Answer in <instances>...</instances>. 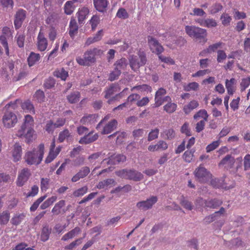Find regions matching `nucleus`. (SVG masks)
I'll list each match as a JSON object with an SVG mask.
<instances>
[{
	"instance_id": "49530a36",
	"label": "nucleus",
	"mask_w": 250,
	"mask_h": 250,
	"mask_svg": "<svg viewBox=\"0 0 250 250\" xmlns=\"http://www.w3.org/2000/svg\"><path fill=\"white\" fill-rule=\"evenodd\" d=\"M116 17L119 19L125 20L129 17V14L125 8H120L116 13Z\"/></svg>"
},
{
	"instance_id": "c03bdc74",
	"label": "nucleus",
	"mask_w": 250,
	"mask_h": 250,
	"mask_svg": "<svg viewBox=\"0 0 250 250\" xmlns=\"http://www.w3.org/2000/svg\"><path fill=\"white\" fill-rule=\"evenodd\" d=\"M177 107L176 104L170 102L164 106V110L168 113H172L176 110Z\"/></svg>"
},
{
	"instance_id": "cd10ccee",
	"label": "nucleus",
	"mask_w": 250,
	"mask_h": 250,
	"mask_svg": "<svg viewBox=\"0 0 250 250\" xmlns=\"http://www.w3.org/2000/svg\"><path fill=\"white\" fill-rule=\"evenodd\" d=\"M72 135L68 129H65L61 131L59 134L58 141L60 143H62L65 140L67 141L71 140Z\"/></svg>"
},
{
	"instance_id": "72a5a7b5",
	"label": "nucleus",
	"mask_w": 250,
	"mask_h": 250,
	"mask_svg": "<svg viewBox=\"0 0 250 250\" xmlns=\"http://www.w3.org/2000/svg\"><path fill=\"white\" fill-rule=\"evenodd\" d=\"M40 59V55L39 54L31 52L27 59L29 66L34 65L36 62L39 61Z\"/></svg>"
},
{
	"instance_id": "4d7b16f0",
	"label": "nucleus",
	"mask_w": 250,
	"mask_h": 250,
	"mask_svg": "<svg viewBox=\"0 0 250 250\" xmlns=\"http://www.w3.org/2000/svg\"><path fill=\"white\" fill-rule=\"evenodd\" d=\"M220 19L224 26H228L231 21V17L228 14L223 13L221 16Z\"/></svg>"
},
{
	"instance_id": "7c9ffc66",
	"label": "nucleus",
	"mask_w": 250,
	"mask_h": 250,
	"mask_svg": "<svg viewBox=\"0 0 250 250\" xmlns=\"http://www.w3.org/2000/svg\"><path fill=\"white\" fill-rule=\"evenodd\" d=\"M127 65V62L125 58H122L117 60L114 64V67L117 69H119L121 72L122 70L125 69Z\"/></svg>"
},
{
	"instance_id": "603ef678",
	"label": "nucleus",
	"mask_w": 250,
	"mask_h": 250,
	"mask_svg": "<svg viewBox=\"0 0 250 250\" xmlns=\"http://www.w3.org/2000/svg\"><path fill=\"white\" fill-rule=\"evenodd\" d=\"M222 9L223 6L220 3H215L209 8V11L211 14H215L221 11Z\"/></svg>"
},
{
	"instance_id": "864d4df0",
	"label": "nucleus",
	"mask_w": 250,
	"mask_h": 250,
	"mask_svg": "<svg viewBox=\"0 0 250 250\" xmlns=\"http://www.w3.org/2000/svg\"><path fill=\"white\" fill-rule=\"evenodd\" d=\"M82 239L83 238H79L75 241L72 242L70 244L68 245L65 246L64 247L65 250H73L74 248H75L76 247L80 245L82 243Z\"/></svg>"
},
{
	"instance_id": "2eb2a0df",
	"label": "nucleus",
	"mask_w": 250,
	"mask_h": 250,
	"mask_svg": "<svg viewBox=\"0 0 250 250\" xmlns=\"http://www.w3.org/2000/svg\"><path fill=\"white\" fill-rule=\"evenodd\" d=\"M90 172V168L88 167H82L78 173L73 176L71 179L72 182H76L80 179H82L86 177Z\"/></svg>"
},
{
	"instance_id": "5701e85b",
	"label": "nucleus",
	"mask_w": 250,
	"mask_h": 250,
	"mask_svg": "<svg viewBox=\"0 0 250 250\" xmlns=\"http://www.w3.org/2000/svg\"><path fill=\"white\" fill-rule=\"evenodd\" d=\"M120 88L118 84L112 83L108 88L105 90V94L104 97L106 99L109 98L111 96L120 91Z\"/></svg>"
},
{
	"instance_id": "39448f33",
	"label": "nucleus",
	"mask_w": 250,
	"mask_h": 250,
	"mask_svg": "<svg viewBox=\"0 0 250 250\" xmlns=\"http://www.w3.org/2000/svg\"><path fill=\"white\" fill-rule=\"evenodd\" d=\"M185 32L190 37L199 39H204L207 35L206 29L195 26H186Z\"/></svg>"
},
{
	"instance_id": "37998d69",
	"label": "nucleus",
	"mask_w": 250,
	"mask_h": 250,
	"mask_svg": "<svg viewBox=\"0 0 250 250\" xmlns=\"http://www.w3.org/2000/svg\"><path fill=\"white\" fill-rule=\"evenodd\" d=\"M180 204L184 208L188 210H191L193 208L192 203L186 199L183 196L180 198Z\"/></svg>"
},
{
	"instance_id": "20e7f679",
	"label": "nucleus",
	"mask_w": 250,
	"mask_h": 250,
	"mask_svg": "<svg viewBox=\"0 0 250 250\" xmlns=\"http://www.w3.org/2000/svg\"><path fill=\"white\" fill-rule=\"evenodd\" d=\"M117 176L125 179L139 182L144 178L143 174L134 169H123L115 172Z\"/></svg>"
},
{
	"instance_id": "c9c22d12",
	"label": "nucleus",
	"mask_w": 250,
	"mask_h": 250,
	"mask_svg": "<svg viewBox=\"0 0 250 250\" xmlns=\"http://www.w3.org/2000/svg\"><path fill=\"white\" fill-rule=\"evenodd\" d=\"M80 94L78 91L71 93L67 96V99L71 104L76 103L80 100Z\"/></svg>"
},
{
	"instance_id": "e2e57ef3",
	"label": "nucleus",
	"mask_w": 250,
	"mask_h": 250,
	"mask_svg": "<svg viewBox=\"0 0 250 250\" xmlns=\"http://www.w3.org/2000/svg\"><path fill=\"white\" fill-rule=\"evenodd\" d=\"M56 82L53 78H49L44 81L43 85L47 89H50L53 87L55 84Z\"/></svg>"
},
{
	"instance_id": "9d476101",
	"label": "nucleus",
	"mask_w": 250,
	"mask_h": 250,
	"mask_svg": "<svg viewBox=\"0 0 250 250\" xmlns=\"http://www.w3.org/2000/svg\"><path fill=\"white\" fill-rule=\"evenodd\" d=\"M147 42L150 49L153 53L159 55L163 52V47L155 38L148 36L147 37Z\"/></svg>"
},
{
	"instance_id": "a19ab883",
	"label": "nucleus",
	"mask_w": 250,
	"mask_h": 250,
	"mask_svg": "<svg viewBox=\"0 0 250 250\" xmlns=\"http://www.w3.org/2000/svg\"><path fill=\"white\" fill-rule=\"evenodd\" d=\"M57 199L56 196H52L45 201L40 206L42 209H44L52 205Z\"/></svg>"
},
{
	"instance_id": "2f4dec72",
	"label": "nucleus",
	"mask_w": 250,
	"mask_h": 250,
	"mask_svg": "<svg viewBox=\"0 0 250 250\" xmlns=\"http://www.w3.org/2000/svg\"><path fill=\"white\" fill-rule=\"evenodd\" d=\"M115 184L116 182L114 179H107L99 182L97 186V188L99 189H103L112 185H115Z\"/></svg>"
},
{
	"instance_id": "0eeeda50",
	"label": "nucleus",
	"mask_w": 250,
	"mask_h": 250,
	"mask_svg": "<svg viewBox=\"0 0 250 250\" xmlns=\"http://www.w3.org/2000/svg\"><path fill=\"white\" fill-rule=\"evenodd\" d=\"M18 119L16 114L11 111L6 112L2 117V123L8 128L13 127L17 124Z\"/></svg>"
},
{
	"instance_id": "f03ea898",
	"label": "nucleus",
	"mask_w": 250,
	"mask_h": 250,
	"mask_svg": "<svg viewBox=\"0 0 250 250\" xmlns=\"http://www.w3.org/2000/svg\"><path fill=\"white\" fill-rule=\"evenodd\" d=\"M44 148V145L41 144L38 149H34L32 151H27L24 155L25 161L30 165L40 164L43 158Z\"/></svg>"
},
{
	"instance_id": "8fccbe9b",
	"label": "nucleus",
	"mask_w": 250,
	"mask_h": 250,
	"mask_svg": "<svg viewBox=\"0 0 250 250\" xmlns=\"http://www.w3.org/2000/svg\"><path fill=\"white\" fill-rule=\"evenodd\" d=\"M199 85L196 82H192L184 86V89L186 91L191 90H197L199 88Z\"/></svg>"
},
{
	"instance_id": "58836bf2",
	"label": "nucleus",
	"mask_w": 250,
	"mask_h": 250,
	"mask_svg": "<svg viewBox=\"0 0 250 250\" xmlns=\"http://www.w3.org/2000/svg\"><path fill=\"white\" fill-rule=\"evenodd\" d=\"M10 176L6 173H0V188L5 186V184L12 182Z\"/></svg>"
},
{
	"instance_id": "0e129e2a",
	"label": "nucleus",
	"mask_w": 250,
	"mask_h": 250,
	"mask_svg": "<svg viewBox=\"0 0 250 250\" xmlns=\"http://www.w3.org/2000/svg\"><path fill=\"white\" fill-rule=\"evenodd\" d=\"M216 214H217V213L214 212L213 214L206 216L204 219V223L206 224H209V223L212 222L213 221L218 219L219 217L217 216V215Z\"/></svg>"
},
{
	"instance_id": "e433bc0d",
	"label": "nucleus",
	"mask_w": 250,
	"mask_h": 250,
	"mask_svg": "<svg viewBox=\"0 0 250 250\" xmlns=\"http://www.w3.org/2000/svg\"><path fill=\"white\" fill-rule=\"evenodd\" d=\"M51 233V229L48 226H45L43 227L41 233V240L45 242L48 240Z\"/></svg>"
},
{
	"instance_id": "ddd939ff",
	"label": "nucleus",
	"mask_w": 250,
	"mask_h": 250,
	"mask_svg": "<svg viewBox=\"0 0 250 250\" xmlns=\"http://www.w3.org/2000/svg\"><path fill=\"white\" fill-rule=\"evenodd\" d=\"M30 173L29 170L27 168L22 169L18 176L17 181V184L19 187L22 186L28 180Z\"/></svg>"
},
{
	"instance_id": "5fc2aeb1",
	"label": "nucleus",
	"mask_w": 250,
	"mask_h": 250,
	"mask_svg": "<svg viewBox=\"0 0 250 250\" xmlns=\"http://www.w3.org/2000/svg\"><path fill=\"white\" fill-rule=\"evenodd\" d=\"M194 151L192 149L186 151L183 155V159L186 162L190 163L193 158Z\"/></svg>"
},
{
	"instance_id": "473e14b6",
	"label": "nucleus",
	"mask_w": 250,
	"mask_h": 250,
	"mask_svg": "<svg viewBox=\"0 0 250 250\" xmlns=\"http://www.w3.org/2000/svg\"><path fill=\"white\" fill-rule=\"evenodd\" d=\"M199 104L195 100L191 101L188 104L184 106L183 110L186 114H189L192 110L197 107Z\"/></svg>"
},
{
	"instance_id": "4468645a",
	"label": "nucleus",
	"mask_w": 250,
	"mask_h": 250,
	"mask_svg": "<svg viewBox=\"0 0 250 250\" xmlns=\"http://www.w3.org/2000/svg\"><path fill=\"white\" fill-rule=\"evenodd\" d=\"M11 152L14 162H18L21 160L22 152V147L20 143H16L13 145Z\"/></svg>"
},
{
	"instance_id": "f257e3e1",
	"label": "nucleus",
	"mask_w": 250,
	"mask_h": 250,
	"mask_svg": "<svg viewBox=\"0 0 250 250\" xmlns=\"http://www.w3.org/2000/svg\"><path fill=\"white\" fill-rule=\"evenodd\" d=\"M34 120L29 115H26L24 119V123L18 130L17 135L21 138H24L27 143H29L33 139L34 134Z\"/></svg>"
},
{
	"instance_id": "f704fd0d",
	"label": "nucleus",
	"mask_w": 250,
	"mask_h": 250,
	"mask_svg": "<svg viewBox=\"0 0 250 250\" xmlns=\"http://www.w3.org/2000/svg\"><path fill=\"white\" fill-rule=\"evenodd\" d=\"M54 75L57 78L65 81L68 76V72L65 71L63 68L57 69L54 72Z\"/></svg>"
},
{
	"instance_id": "aec40b11",
	"label": "nucleus",
	"mask_w": 250,
	"mask_h": 250,
	"mask_svg": "<svg viewBox=\"0 0 250 250\" xmlns=\"http://www.w3.org/2000/svg\"><path fill=\"white\" fill-rule=\"evenodd\" d=\"M167 93L166 90L163 88H159L155 95V106L158 107L162 104V98Z\"/></svg>"
},
{
	"instance_id": "bf43d9fd",
	"label": "nucleus",
	"mask_w": 250,
	"mask_h": 250,
	"mask_svg": "<svg viewBox=\"0 0 250 250\" xmlns=\"http://www.w3.org/2000/svg\"><path fill=\"white\" fill-rule=\"evenodd\" d=\"M208 117L207 111L205 109H201L194 115L193 118L194 119H197L198 117H202L204 118L203 120L207 121Z\"/></svg>"
},
{
	"instance_id": "a878e982",
	"label": "nucleus",
	"mask_w": 250,
	"mask_h": 250,
	"mask_svg": "<svg viewBox=\"0 0 250 250\" xmlns=\"http://www.w3.org/2000/svg\"><path fill=\"white\" fill-rule=\"evenodd\" d=\"M89 13V10L86 7H83L77 12L78 21L80 24H83L86 16Z\"/></svg>"
},
{
	"instance_id": "ea45409f",
	"label": "nucleus",
	"mask_w": 250,
	"mask_h": 250,
	"mask_svg": "<svg viewBox=\"0 0 250 250\" xmlns=\"http://www.w3.org/2000/svg\"><path fill=\"white\" fill-rule=\"evenodd\" d=\"M25 217L24 213L17 214L11 219V222L13 225L17 226L23 220Z\"/></svg>"
},
{
	"instance_id": "79ce46f5",
	"label": "nucleus",
	"mask_w": 250,
	"mask_h": 250,
	"mask_svg": "<svg viewBox=\"0 0 250 250\" xmlns=\"http://www.w3.org/2000/svg\"><path fill=\"white\" fill-rule=\"evenodd\" d=\"M10 218V213L8 211H4L0 214V225H4L7 224Z\"/></svg>"
},
{
	"instance_id": "3c124183",
	"label": "nucleus",
	"mask_w": 250,
	"mask_h": 250,
	"mask_svg": "<svg viewBox=\"0 0 250 250\" xmlns=\"http://www.w3.org/2000/svg\"><path fill=\"white\" fill-rule=\"evenodd\" d=\"M46 198V195H44L39 198L36 200L30 208L31 211H35L38 208L39 205Z\"/></svg>"
},
{
	"instance_id": "9b49d317",
	"label": "nucleus",
	"mask_w": 250,
	"mask_h": 250,
	"mask_svg": "<svg viewBox=\"0 0 250 250\" xmlns=\"http://www.w3.org/2000/svg\"><path fill=\"white\" fill-rule=\"evenodd\" d=\"M158 198L156 196H152L146 201L139 202L136 204V207L140 209L146 210L150 209L153 205L157 201Z\"/></svg>"
},
{
	"instance_id": "f3484780",
	"label": "nucleus",
	"mask_w": 250,
	"mask_h": 250,
	"mask_svg": "<svg viewBox=\"0 0 250 250\" xmlns=\"http://www.w3.org/2000/svg\"><path fill=\"white\" fill-rule=\"evenodd\" d=\"M38 47L41 51H44L47 46V41L44 37L43 33L40 31L38 34Z\"/></svg>"
},
{
	"instance_id": "6e6d98bb",
	"label": "nucleus",
	"mask_w": 250,
	"mask_h": 250,
	"mask_svg": "<svg viewBox=\"0 0 250 250\" xmlns=\"http://www.w3.org/2000/svg\"><path fill=\"white\" fill-rule=\"evenodd\" d=\"M159 133V130L158 128H155L154 129L151 130L149 133L147 140L149 142L153 141L158 138Z\"/></svg>"
},
{
	"instance_id": "b1692460",
	"label": "nucleus",
	"mask_w": 250,
	"mask_h": 250,
	"mask_svg": "<svg viewBox=\"0 0 250 250\" xmlns=\"http://www.w3.org/2000/svg\"><path fill=\"white\" fill-rule=\"evenodd\" d=\"M117 121L114 119L109 122L104 127L102 133L103 134H107L110 133L112 131L116 128L117 126Z\"/></svg>"
},
{
	"instance_id": "bb28decb",
	"label": "nucleus",
	"mask_w": 250,
	"mask_h": 250,
	"mask_svg": "<svg viewBox=\"0 0 250 250\" xmlns=\"http://www.w3.org/2000/svg\"><path fill=\"white\" fill-rule=\"evenodd\" d=\"M236 84V80L234 78H231L230 80H226L225 82L226 87L228 93L232 95L234 92V87Z\"/></svg>"
},
{
	"instance_id": "c85d7f7f",
	"label": "nucleus",
	"mask_w": 250,
	"mask_h": 250,
	"mask_svg": "<svg viewBox=\"0 0 250 250\" xmlns=\"http://www.w3.org/2000/svg\"><path fill=\"white\" fill-rule=\"evenodd\" d=\"M65 205V202L63 200H60L56 203L53 208L52 209L51 212L55 215H58L62 213V208Z\"/></svg>"
},
{
	"instance_id": "338daca9",
	"label": "nucleus",
	"mask_w": 250,
	"mask_h": 250,
	"mask_svg": "<svg viewBox=\"0 0 250 250\" xmlns=\"http://www.w3.org/2000/svg\"><path fill=\"white\" fill-rule=\"evenodd\" d=\"M223 44L222 42H218L214 44H211L208 46V47L205 51V52H208V53H211V52H214L218 48H220L221 45Z\"/></svg>"
},
{
	"instance_id": "13d9d810",
	"label": "nucleus",
	"mask_w": 250,
	"mask_h": 250,
	"mask_svg": "<svg viewBox=\"0 0 250 250\" xmlns=\"http://www.w3.org/2000/svg\"><path fill=\"white\" fill-rule=\"evenodd\" d=\"M73 2L72 1H67L65 5H64V12L67 15H71L73 11L74 7L72 6Z\"/></svg>"
},
{
	"instance_id": "423d86ee",
	"label": "nucleus",
	"mask_w": 250,
	"mask_h": 250,
	"mask_svg": "<svg viewBox=\"0 0 250 250\" xmlns=\"http://www.w3.org/2000/svg\"><path fill=\"white\" fill-rule=\"evenodd\" d=\"M197 180L201 183L208 182L211 178V174L202 165L196 168L194 172Z\"/></svg>"
},
{
	"instance_id": "f8f14e48",
	"label": "nucleus",
	"mask_w": 250,
	"mask_h": 250,
	"mask_svg": "<svg viewBox=\"0 0 250 250\" xmlns=\"http://www.w3.org/2000/svg\"><path fill=\"white\" fill-rule=\"evenodd\" d=\"M26 17V11L22 9H19L15 15L14 24L16 29L21 27Z\"/></svg>"
},
{
	"instance_id": "774afa93",
	"label": "nucleus",
	"mask_w": 250,
	"mask_h": 250,
	"mask_svg": "<svg viewBox=\"0 0 250 250\" xmlns=\"http://www.w3.org/2000/svg\"><path fill=\"white\" fill-rule=\"evenodd\" d=\"M244 170L250 169V154H247L244 158Z\"/></svg>"
},
{
	"instance_id": "6ab92c4d",
	"label": "nucleus",
	"mask_w": 250,
	"mask_h": 250,
	"mask_svg": "<svg viewBox=\"0 0 250 250\" xmlns=\"http://www.w3.org/2000/svg\"><path fill=\"white\" fill-rule=\"evenodd\" d=\"M92 132L88 133L87 135L82 137L79 141V143L81 144H88L92 143L98 138V134L96 133L93 135H91Z\"/></svg>"
},
{
	"instance_id": "4c0bfd02",
	"label": "nucleus",
	"mask_w": 250,
	"mask_h": 250,
	"mask_svg": "<svg viewBox=\"0 0 250 250\" xmlns=\"http://www.w3.org/2000/svg\"><path fill=\"white\" fill-rule=\"evenodd\" d=\"M131 91L134 90L140 91L141 92H151L152 91V88L149 85L146 84H143L142 85H138L133 87L131 89Z\"/></svg>"
},
{
	"instance_id": "de8ad7c7",
	"label": "nucleus",
	"mask_w": 250,
	"mask_h": 250,
	"mask_svg": "<svg viewBox=\"0 0 250 250\" xmlns=\"http://www.w3.org/2000/svg\"><path fill=\"white\" fill-rule=\"evenodd\" d=\"M121 74V72L120 71L119 69H117L114 67V70L111 71L109 75L108 80L112 82L118 79Z\"/></svg>"
},
{
	"instance_id": "1a4fd4ad",
	"label": "nucleus",
	"mask_w": 250,
	"mask_h": 250,
	"mask_svg": "<svg viewBox=\"0 0 250 250\" xmlns=\"http://www.w3.org/2000/svg\"><path fill=\"white\" fill-rule=\"evenodd\" d=\"M76 60L80 65L86 66L94 62L95 58L92 52L89 49L84 53L83 58L80 57H77Z\"/></svg>"
},
{
	"instance_id": "680f3d73",
	"label": "nucleus",
	"mask_w": 250,
	"mask_h": 250,
	"mask_svg": "<svg viewBox=\"0 0 250 250\" xmlns=\"http://www.w3.org/2000/svg\"><path fill=\"white\" fill-rule=\"evenodd\" d=\"M87 187L84 186L74 191L73 194L75 197L82 196L85 194L87 192Z\"/></svg>"
},
{
	"instance_id": "a211bd4d",
	"label": "nucleus",
	"mask_w": 250,
	"mask_h": 250,
	"mask_svg": "<svg viewBox=\"0 0 250 250\" xmlns=\"http://www.w3.org/2000/svg\"><path fill=\"white\" fill-rule=\"evenodd\" d=\"M105 156V154L103 151L97 152L90 155L87 158V160L90 164L95 165L99 158H102L103 160Z\"/></svg>"
},
{
	"instance_id": "09e8293b",
	"label": "nucleus",
	"mask_w": 250,
	"mask_h": 250,
	"mask_svg": "<svg viewBox=\"0 0 250 250\" xmlns=\"http://www.w3.org/2000/svg\"><path fill=\"white\" fill-rule=\"evenodd\" d=\"M22 108L24 110H26L30 113H35V110L33 105L29 101H26L22 104Z\"/></svg>"
},
{
	"instance_id": "052dcab7",
	"label": "nucleus",
	"mask_w": 250,
	"mask_h": 250,
	"mask_svg": "<svg viewBox=\"0 0 250 250\" xmlns=\"http://www.w3.org/2000/svg\"><path fill=\"white\" fill-rule=\"evenodd\" d=\"M44 128L48 133H52L57 128L56 127L54 123L52 120H49L47 122Z\"/></svg>"
},
{
	"instance_id": "7ed1b4c3",
	"label": "nucleus",
	"mask_w": 250,
	"mask_h": 250,
	"mask_svg": "<svg viewBox=\"0 0 250 250\" xmlns=\"http://www.w3.org/2000/svg\"><path fill=\"white\" fill-rule=\"evenodd\" d=\"M129 65L134 71L139 70L140 67L145 65L147 62L146 53L140 49L136 55H132L128 58Z\"/></svg>"
},
{
	"instance_id": "c756f323",
	"label": "nucleus",
	"mask_w": 250,
	"mask_h": 250,
	"mask_svg": "<svg viewBox=\"0 0 250 250\" xmlns=\"http://www.w3.org/2000/svg\"><path fill=\"white\" fill-rule=\"evenodd\" d=\"M69 34L71 38H73L75 34L77 33L78 26L76 21L74 19H71L69 23Z\"/></svg>"
},
{
	"instance_id": "4be33fe9",
	"label": "nucleus",
	"mask_w": 250,
	"mask_h": 250,
	"mask_svg": "<svg viewBox=\"0 0 250 250\" xmlns=\"http://www.w3.org/2000/svg\"><path fill=\"white\" fill-rule=\"evenodd\" d=\"M95 8L100 12H104L108 5L107 0H93Z\"/></svg>"
},
{
	"instance_id": "412c9836",
	"label": "nucleus",
	"mask_w": 250,
	"mask_h": 250,
	"mask_svg": "<svg viewBox=\"0 0 250 250\" xmlns=\"http://www.w3.org/2000/svg\"><path fill=\"white\" fill-rule=\"evenodd\" d=\"M235 163V159L231 155L226 156L219 163V166H225L227 168H231Z\"/></svg>"
},
{
	"instance_id": "69168bd1",
	"label": "nucleus",
	"mask_w": 250,
	"mask_h": 250,
	"mask_svg": "<svg viewBox=\"0 0 250 250\" xmlns=\"http://www.w3.org/2000/svg\"><path fill=\"white\" fill-rule=\"evenodd\" d=\"M163 133L166 136V138L168 140H172L175 136V131L171 128L166 129Z\"/></svg>"
},
{
	"instance_id": "6e6552de",
	"label": "nucleus",
	"mask_w": 250,
	"mask_h": 250,
	"mask_svg": "<svg viewBox=\"0 0 250 250\" xmlns=\"http://www.w3.org/2000/svg\"><path fill=\"white\" fill-rule=\"evenodd\" d=\"M125 160L126 156L123 154L110 155L109 153L108 158L104 159L101 164L106 163L108 165H115Z\"/></svg>"
},
{
	"instance_id": "dca6fc26",
	"label": "nucleus",
	"mask_w": 250,
	"mask_h": 250,
	"mask_svg": "<svg viewBox=\"0 0 250 250\" xmlns=\"http://www.w3.org/2000/svg\"><path fill=\"white\" fill-rule=\"evenodd\" d=\"M98 115L96 114H85L80 120V123L83 125H91L97 122Z\"/></svg>"
},
{
	"instance_id": "393cba45",
	"label": "nucleus",
	"mask_w": 250,
	"mask_h": 250,
	"mask_svg": "<svg viewBox=\"0 0 250 250\" xmlns=\"http://www.w3.org/2000/svg\"><path fill=\"white\" fill-rule=\"evenodd\" d=\"M223 201L217 198L208 199L206 200V207L211 208H216L220 206Z\"/></svg>"
},
{
	"instance_id": "a18cd8bd",
	"label": "nucleus",
	"mask_w": 250,
	"mask_h": 250,
	"mask_svg": "<svg viewBox=\"0 0 250 250\" xmlns=\"http://www.w3.org/2000/svg\"><path fill=\"white\" fill-rule=\"evenodd\" d=\"M0 42L4 47L5 53L7 56L9 55V49L7 39L4 35L0 36Z\"/></svg>"
}]
</instances>
